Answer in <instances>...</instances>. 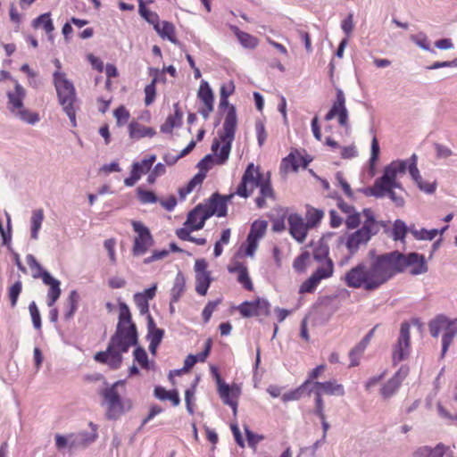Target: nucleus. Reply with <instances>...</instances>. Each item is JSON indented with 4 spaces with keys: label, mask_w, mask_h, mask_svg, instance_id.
Here are the masks:
<instances>
[{
    "label": "nucleus",
    "mask_w": 457,
    "mask_h": 457,
    "mask_svg": "<svg viewBox=\"0 0 457 457\" xmlns=\"http://www.w3.org/2000/svg\"><path fill=\"white\" fill-rule=\"evenodd\" d=\"M407 268H411L412 275L422 274L428 270L423 255L417 253L403 254L399 251H393L378 255L370 266L359 263L350 269L345 275V283L351 288L373 292Z\"/></svg>",
    "instance_id": "1"
},
{
    "label": "nucleus",
    "mask_w": 457,
    "mask_h": 457,
    "mask_svg": "<svg viewBox=\"0 0 457 457\" xmlns=\"http://www.w3.org/2000/svg\"><path fill=\"white\" fill-rule=\"evenodd\" d=\"M137 342V328L132 322L129 308L126 303H120L116 331L112 336L106 351L96 353L94 360L107 364L112 370H117L122 362L121 354L127 353Z\"/></svg>",
    "instance_id": "2"
},
{
    "label": "nucleus",
    "mask_w": 457,
    "mask_h": 457,
    "mask_svg": "<svg viewBox=\"0 0 457 457\" xmlns=\"http://www.w3.org/2000/svg\"><path fill=\"white\" fill-rule=\"evenodd\" d=\"M235 84L232 80L222 84L220 87V105L228 106V111L223 123V131L219 138H214L212 144V151L215 156L216 164H224L229 156L231 145L235 138L237 124V112L234 105H229L228 98L235 92Z\"/></svg>",
    "instance_id": "3"
},
{
    "label": "nucleus",
    "mask_w": 457,
    "mask_h": 457,
    "mask_svg": "<svg viewBox=\"0 0 457 457\" xmlns=\"http://www.w3.org/2000/svg\"><path fill=\"white\" fill-rule=\"evenodd\" d=\"M361 224L360 228L347 237L345 245L351 254L355 253L361 245H366L381 228L386 226L384 221L376 220L374 212L370 208H365L361 212Z\"/></svg>",
    "instance_id": "4"
},
{
    "label": "nucleus",
    "mask_w": 457,
    "mask_h": 457,
    "mask_svg": "<svg viewBox=\"0 0 457 457\" xmlns=\"http://www.w3.org/2000/svg\"><path fill=\"white\" fill-rule=\"evenodd\" d=\"M54 85L56 89L60 104L69 117L72 127L77 126L76 107L77 101L75 87L63 72H54Z\"/></svg>",
    "instance_id": "5"
},
{
    "label": "nucleus",
    "mask_w": 457,
    "mask_h": 457,
    "mask_svg": "<svg viewBox=\"0 0 457 457\" xmlns=\"http://www.w3.org/2000/svg\"><path fill=\"white\" fill-rule=\"evenodd\" d=\"M406 170V161L396 160L390 162L385 167L383 175L377 179L370 188V195L375 197H384L390 188H401V184L396 179L398 175L404 174Z\"/></svg>",
    "instance_id": "6"
},
{
    "label": "nucleus",
    "mask_w": 457,
    "mask_h": 457,
    "mask_svg": "<svg viewBox=\"0 0 457 457\" xmlns=\"http://www.w3.org/2000/svg\"><path fill=\"white\" fill-rule=\"evenodd\" d=\"M120 384V381L115 382L110 387L104 388L101 395L106 404V418L109 420L119 419L125 411H129L132 407V403L129 399H123L117 387Z\"/></svg>",
    "instance_id": "7"
},
{
    "label": "nucleus",
    "mask_w": 457,
    "mask_h": 457,
    "mask_svg": "<svg viewBox=\"0 0 457 457\" xmlns=\"http://www.w3.org/2000/svg\"><path fill=\"white\" fill-rule=\"evenodd\" d=\"M429 332L432 337H437L441 331L442 337V356H445L454 337L457 335V319L449 320L444 315H438L428 323Z\"/></svg>",
    "instance_id": "8"
},
{
    "label": "nucleus",
    "mask_w": 457,
    "mask_h": 457,
    "mask_svg": "<svg viewBox=\"0 0 457 457\" xmlns=\"http://www.w3.org/2000/svg\"><path fill=\"white\" fill-rule=\"evenodd\" d=\"M266 178L261 173L260 168L249 163L237 187L236 194L241 197H249L256 187H259Z\"/></svg>",
    "instance_id": "9"
},
{
    "label": "nucleus",
    "mask_w": 457,
    "mask_h": 457,
    "mask_svg": "<svg viewBox=\"0 0 457 457\" xmlns=\"http://www.w3.org/2000/svg\"><path fill=\"white\" fill-rule=\"evenodd\" d=\"M132 228L136 236L133 241L132 254L140 256L145 254L148 249L154 245V238L149 228L141 221L133 220Z\"/></svg>",
    "instance_id": "10"
},
{
    "label": "nucleus",
    "mask_w": 457,
    "mask_h": 457,
    "mask_svg": "<svg viewBox=\"0 0 457 457\" xmlns=\"http://www.w3.org/2000/svg\"><path fill=\"white\" fill-rule=\"evenodd\" d=\"M411 326L403 322L400 327L399 337L393 346L392 359L395 364L407 359L411 353Z\"/></svg>",
    "instance_id": "11"
},
{
    "label": "nucleus",
    "mask_w": 457,
    "mask_h": 457,
    "mask_svg": "<svg viewBox=\"0 0 457 457\" xmlns=\"http://www.w3.org/2000/svg\"><path fill=\"white\" fill-rule=\"evenodd\" d=\"M335 118H337L339 126L344 128L346 132H349V114L345 106V96L341 89L337 90L336 99L333 102L330 110L325 115L326 120H331Z\"/></svg>",
    "instance_id": "12"
},
{
    "label": "nucleus",
    "mask_w": 457,
    "mask_h": 457,
    "mask_svg": "<svg viewBox=\"0 0 457 457\" xmlns=\"http://www.w3.org/2000/svg\"><path fill=\"white\" fill-rule=\"evenodd\" d=\"M270 305L268 301L258 298L252 302H243L237 306V309L242 317L250 318L253 316H268L270 314Z\"/></svg>",
    "instance_id": "13"
},
{
    "label": "nucleus",
    "mask_w": 457,
    "mask_h": 457,
    "mask_svg": "<svg viewBox=\"0 0 457 457\" xmlns=\"http://www.w3.org/2000/svg\"><path fill=\"white\" fill-rule=\"evenodd\" d=\"M218 383V393L223 403L233 409L234 414L237 413V399L241 394V388L238 385L228 386L222 382L219 374H216Z\"/></svg>",
    "instance_id": "14"
},
{
    "label": "nucleus",
    "mask_w": 457,
    "mask_h": 457,
    "mask_svg": "<svg viewBox=\"0 0 457 457\" xmlns=\"http://www.w3.org/2000/svg\"><path fill=\"white\" fill-rule=\"evenodd\" d=\"M155 160L156 156L154 154H151L141 162H134L132 164L130 176L124 179V184L127 187H133L140 179L143 174L151 170Z\"/></svg>",
    "instance_id": "15"
},
{
    "label": "nucleus",
    "mask_w": 457,
    "mask_h": 457,
    "mask_svg": "<svg viewBox=\"0 0 457 457\" xmlns=\"http://www.w3.org/2000/svg\"><path fill=\"white\" fill-rule=\"evenodd\" d=\"M209 215L203 204L196 205L187 217L183 228L190 230H198L204 228L205 221L209 219Z\"/></svg>",
    "instance_id": "16"
},
{
    "label": "nucleus",
    "mask_w": 457,
    "mask_h": 457,
    "mask_svg": "<svg viewBox=\"0 0 457 457\" xmlns=\"http://www.w3.org/2000/svg\"><path fill=\"white\" fill-rule=\"evenodd\" d=\"M233 195L228 196H221L219 194L212 195L209 203L203 204L206 210L209 217L216 215L218 217H224L227 215V202L231 199Z\"/></svg>",
    "instance_id": "17"
},
{
    "label": "nucleus",
    "mask_w": 457,
    "mask_h": 457,
    "mask_svg": "<svg viewBox=\"0 0 457 457\" xmlns=\"http://www.w3.org/2000/svg\"><path fill=\"white\" fill-rule=\"evenodd\" d=\"M290 235L298 242L303 243L307 236L308 225L303 219L296 214H290L287 218Z\"/></svg>",
    "instance_id": "18"
},
{
    "label": "nucleus",
    "mask_w": 457,
    "mask_h": 457,
    "mask_svg": "<svg viewBox=\"0 0 457 457\" xmlns=\"http://www.w3.org/2000/svg\"><path fill=\"white\" fill-rule=\"evenodd\" d=\"M198 98L203 102L204 108L199 110L200 114L206 120L213 111V93L207 81L203 80L197 93Z\"/></svg>",
    "instance_id": "19"
},
{
    "label": "nucleus",
    "mask_w": 457,
    "mask_h": 457,
    "mask_svg": "<svg viewBox=\"0 0 457 457\" xmlns=\"http://www.w3.org/2000/svg\"><path fill=\"white\" fill-rule=\"evenodd\" d=\"M71 437H73V435H70L69 437H65L62 435L57 434L55 436L56 447L59 450H61L66 446H69L70 448H74L80 445H87V444L93 442L96 439V434H94L92 436L87 438L85 437L84 434H79L78 437L70 440V438Z\"/></svg>",
    "instance_id": "20"
},
{
    "label": "nucleus",
    "mask_w": 457,
    "mask_h": 457,
    "mask_svg": "<svg viewBox=\"0 0 457 457\" xmlns=\"http://www.w3.org/2000/svg\"><path fill=\"white\" fill-rule=\"evenodd\" d=\"M338 208L347 216L345 224L348 229H355L361 225V212H356L353 206L340 200L337 203Z\"/></svg>",
    "instance_id": "21"
},
{
    "label": "nucleus",
    "mask_w": 457,
    "mask_h": 457,
    "mask_svg": "<svg viewBox=\"0 0 457 457\" xmlns=\"http://www.w3.org/2000/svg\"><path fill=\"white\" fill-rule=\"evenodd\" d=\"M407 373V369L401 368L380 389L382 396L384 398L391 397L397 391Z\"/></svg>",
    "instance_id": "22"
},
{
    "label": "nucleus",
    "mask_w": 457,
    "mask_h": 457,
    "mask_svg": "<svg viewBox=\"0 0 457 457\" xmlns=\"http://www.w3.org/2000/svg\"><path fill=\"white\" fill-rule=\"evenodd\" d=\"M44 284L49 286V289L47 292L46 299H47V305L49 307H52L54 305V303L57 302L61 295V288H60V281L54 277L51 276V274H45L44 279L42 280Z\"/></svg>",
    "instance_id": "23"
},
{
    "label": "nucleus",
    "mask_w": 457,
    "mask_h": 457,
    "mask_svg": "<svg viewBox=\"0 0 457 457\" xmlns=\"http://www.w3.org/2000/svg\"><path fill=\"white\" fill-rule=\"evenodd\" d=\"M308 162L306 159L301 155L298 152L290 153L287 157H285L281 162V169L287 171H297L299 167H307Z\"/></svg>",
    "instance_id": "24"
},
{
    "label": "nucleus",
    "mask_w": 457,
    "mask_h": 457,
    "mask_svg": "<svg viewBox=\"0 0 457 457\" xmlns=\"http://www.w3.org/2000/svg\"><path fill=\"white\" fill-rule=\"evenodd\" d=\"M260 188V195L255 199V204L258 208H264L266 206V201L269 200H275L276 195L274 189L272 188L270 175L267 174L266 179L261 186Z\"/></svg>",
    "instance_id": "25"
},
{
    "label": "nucleus",
    "mask_w": 457,
    "mask_h": 457,
    "mask_svg": "<svg viewBox=\"0 0 457 457\" xmlns=\"http://www.w3.org/2000/svg\"><path fill=\"white\" fill-rule=\"evenodd\" d=\"M128 129L129 137L136 140L143 137H152L156 134L153 128L146 127L135 120L129 122Z\"/></svg>",
    "instance_id": "26"
},
{
    "label": "nucleus",
    "mask_w": 457,
    "mask_h": 457,
    "mask_svg": "<svg viewBox=\"0 0 457 457\" xmlns=\"http://www.w3.org/2000/svg\"><path fill=\"white\" fill-rule=\"evenodd\" d=\"M174 113L169 115L161 126V131L162 133H171L174 128L180 127L182 124L183 112L179 103L173 104Z\"/></svg>",
    "instance_id": "27"
},
{
    "label": "nucleus",
    "mask_w": 457,
    "mask_h": 457,
    "mask_svg": "<svg viewBox=\"0 0 457 457\" xmlns=\"http://www.w3.org/2000/svg\"><path fill=\"white\" fill-rule=\"evenodd\" d=\"M12 80L14 82V91L8 93V99L10 110L15 112L23 106V99L25 98L26 92L17 80Z\"/></svg>",
    "instance_id": "28"
},
{
    "label": "nucleus",
    "mask_w": 457,
    "mask_h": 457,
    "mask_svg": "<svg viewBox=\"0 0 457 457\" xmlns=\"http://www.w3.org/2000/svg\"><path fill=\"white\" fill-rule=\"evenodd\" d=\"M413 457H453L449 447L443 445H436L434 449L422 447L414 453Z\"/></svg>",
    "instance_id": "29"
},
{
    "label": "nucleus",
    "mask_w": 457,
    "mask_h": 457,
    "mask_svg": "<svg viewBox=\"0 0 457 457\" xmlns=\"http://www.w3.org/2000/svg\"><path fill=\"white\" fill-rule=\"evenodd\" d=\"M32 26L34 29H42L47 35L48 39L53 41L54 30V22L51 19V13L46 12L32 21Z\"/></svg>",
    "instance_id": "30"
},
{
    "label": "nucleus",
    "mask_w": 457,
    "mask_h": 457,
    "mask_svg": "<svg viewBox=\"0 0 457 457\" xmlns=\"http://www.w3.org/2000/svg\"><path fill=\"white\" fill-rule=\"evenodd\" d=\"M313 386L328 395L343 396L345 393L344 386L337 383L336 380L315 382Z\"/></svg>",
    "instance_id": "31"
},
{
    "label": "nucleus",
    "mask_w": 457,
    "mask_h": 457,
    "mask_svg": "<svg viewBox=\"0 0 457 457\" xmlns=\"http://www.w3.org/2000/svg\"><path fill=\"white\" fill-rule=\"evenodd\" d=\"M231 273H237V281L248 291L253 290V282L248 274V269L242 263H237L233 268L228 269Z\"/></svg>",
    "instance_id": "32"
},
{
    "label": "nucleus",
    "mask_w": 457,
    "mask_h": 457,
    "mask_svg": "<svg viewBox=\"0 0 457 457\" xmlns=\"http://www.w3.org/2000/svg\"><path fill=\"white\" fill-rule=\"evenodd\" d=\"M154 395L161 400H169L173 406H179L180 403V398L177 390H166L164 387L157 386L154 387Z\"/></svg>",
    "instance_id": "33"
},
{
    "label": "nucleus",
    "mask_w": 457,
    "mask_h": 457,
    "mask_svg": "<svg viewBox=\"0 0 457 457\" xmlns=\"http://www.w3.org/2000/svg\"><path fill=\"white\" fill-rule=\"evenodd\" d=\"M154 29L162 38H167L172 43H177L175 27L171 22L162 21L156 24Z\"/></svg>",
    "instance_id": "34"
},
{
    "label": "nucleus",
    "mask_w": 457,
    "mask_h": 457,
    "mask_svg": "<svg viewBox=\"0 0 457 457\" xmlns=\"http://www.w3.org/2000/svg\"><path fill=\"white\" fill-rule=\"evenodd\" d=\"M186 289V279L181 272H179L174 279L173 287L170 290L171 302L176 303L179 300Z\"/></svg>",
    "instance_id": "35"
},
{
    "label": "nucleus",
    "mask_w": 457,
    "mask_h": 457,
    "mask_svg": "<svg viewBox=\"0 0 457 457\" xmlns=\"http://www.w3.org/2000/svg\"><path fill=\"white\" fill-rule=\"evenodd\" d=\"M212 282L210 273L195 274V291L200 295H205Z\"/></svg>",
    "instance_id": "36"
},
{
    "label": "nucleus",
    "mask_w": 457,
    "mask_h": 457,
    "mask_svg": "<svg viewBox=\"0 0 457 457\" xmlns=\"http://www.w3.org/2000/svg\"><path fill=\"white\" fill-rule=\"evenodd\" d=\"M334 272V263L332 260H326L321 262V265L312 273L314 277L320 282L322 279L332 277Z\"/></svg>",
    "instance_id": "37"
},
{
    "label": "nucleus",
    "mask_w": 457,
    "mask_h": 457,
    "mask_svg": "<svg viewBox=\"0 0 457 457\" xmlns=\"http://www.w3.org/2000/svg\"><path fill=\"white\" fill-rule=\"evenodd\" d=\"M44 220V212L42 209L35 210L31 216V238L37 239L38 232Z\"/></svg>",
    "instance_id": "38"
},
{
    "label": "nucleus",
    "mask_w": 457,
    "mask_h": 457,
    "mask_svg": "<svg viewBox=\"0 0 457 457\" xmlns=\"http://www.w3.org/2000/svg\"><path fill=\"white\" fill-rule=\"evenodd\" d=\"M236 36L240 44L245 48L254 49L259 44V39L247 32L237 29Z\"/></svg>",
    "instance_id": "39"
},
{
    "label": "nucleus",
    "mask_w": 457,
    "mask_h": 457,
    "mask_svg": "<svg viewBox=\"0 0 457 457\" xmlns=\"http://www.w3.org/2000/svg\"><path fill=\"white\" fill-rule=\"evenodd\" d=\"M26 261H27V263H28L29 269L32 271V277L34 278H41L43 280L45 274H50L48 271H46L43 270L42 266L37 261V259L35 258L34 255L28 254L26 256Z\"/></svg>",
    "instance_id": "40"
},
{
    "label": "nucleus",
    "mask_w": 457,
    "mask_h": 457,
    "mask_svg": "<svg viewBox=\"0 0 457 457\" xmlns=\"http://www.w3.org/2000/svg\"><path fill=\"white\" fill-rule=\"evenodd\" d=\"M69 309L65 311L63 317L66 320L72 319L76 311L78 310L79 295L76 290L71 291L68 296Z\"/></svg>",
    "instance_id": "41"
},
{
    "label": "nucleus",
    "mask_w": 457,
    "mask_h": 457,
    "mask_svg": "<svg viewBox=\"0 0 457 457\" xmlns=\"http://www.w3.org/2000/svg\"><path fill=\"white\" fill-rule=\"evenodd\" d=\"M155 75L154 79H152L151 83L146 85L144 92H145V104L146 106L151 105L156 97V84L158 81L157 73L158 71L155 70Z\"/></svg>",
    "instance_id": "42"
},
{
    "label": "nucleus",
    "mask_w": 457,
    "mask_h": 457,
    "mask_svg": "<svg viewBox=\"0 0 457 457\" xmlns=\"http://www.w3.org/2000/svg\"><path fill=\"white\" fill-rule=\"evenodd\" d=\"M193 230L187 228H180L176 230L177 237L183 241H189L196 244L197 245H204L206 239L204 237H195L190 235Z\"/></svg>",
    "instance_id": "43"
},
{
    "label": "nucleus",
    "mask_w": 457,
    "mask_h": 457,
    "mask_svg": "<svg viewBox=\"0 0 457 457\" xmlns=\"http://www.w3.org/2000/svg\"><path fill=\"white\" fill-rule=\"evenodd\" d=\"M134 358L137 361V363L141 366L142 369H145L147 370L154 369V362L149 361L147 353L143 348L137 347L135 349Z\"/></svg>",
    "instance_id": "44"
},
{
    "label": "nucleus",
    "mask_w": 457,
    "mask_h": 457,
    "mask_svg": "<svg viewBox=\"0 0 457 457\" xmlns=\"http://www.w3.org/2000/svg\"><path fill=\"white\" fill-rule=\"evenodd\" d=\"M408 230H410V228H407L404 221L396 220L394 222L391 236L395 241H403Z\"/></svg>",
    "instance_id": "45"
},
{
    "label": "nucleus",
    "mask_w": 457,
    "mask_h": 457,
    "mask_svg": "<svg viewBox=\"0 0 457 457\" xmlns=\"http://www.w3.org/2000/svg\"><path fill=\"white\" fill-rule=\"evenodd\" d=\"M311 394H314L315 396V414L319 418H323L324 413V401L322 398V392L318 389L317 387H311L308 389V395H311Z\"/></svg>",
    "instance_id": "46"
},
{
    "label": "nucleus",
    "mask_w": 457,
    "mask_h": 457,
    "mask_svg": "<svg viewBox=\"0 0 457 457\" xmlns=\"http://www.w3.org/2000/svg\"><path fill=\"white\" fill-rule=\"evenodd\" d=\"M136 192L137 197L142 204H155L159 201L157 195L153 191L138 187Z\"/></svg>",
    "instance_id": "47"
},
{
    "label": "nucleus",
    "mask_w": 457,
    "mask_h": 457,
    "mask_svg": "<svg viewBox=\"0 0 457 457\" xmlns=\"http://www.w3.org/2000/svg\"><path fill=\"white\" fill-rule=\"evenodd\" d=\"M267 226L268 224L265 220H255L251 226L248 236L260 240L264 237Z\"/></svg>",
    "instance_id": "48"
},
{
    "label": "nucleus",
    "mask_w": 457,
    "mask_h": 457,
    "mask_svg": "<svg viewBox=\"0 0 457 457\" xmlns=\"http://www.w3.org/2000/svg\"><path fill=\"white\" fill-rule=\"evenodd\" d=\"M410 232L418 240H432L439 233V231L436 228L428 230L425 228L416 229L414 228H410Z\"/></svg>",
    "instance_id": "49"
},
{
    "label": "nucleus",
    "mask_w": 457,
    "mask_h": 457,
    "mask_svg": "<svg viewBox=\"0 0 457 457\" xmlns=\"http://www.w3.org/2000/svg\"><path fill=\"white\" fill-rule=\"evenodd\" d=\"M308 389L309 387H307L304 383H303L301 386H299L297 388L290 391V392H287V393H285L282 396H281V399L284 403H287V402H289V401H296V400H299L300 398H302V396L303 395L304 393L308 394Z\"/></svg>",
    "instance_id": "50"
},
{
    "label": "nucleus",
    "mask_w": 457,
    "mask_h": 457,
    "mask_svg": "<svg viewBox=\"0 0 457 457\" xmlns=\"http://www.w3.org/2000/svg\"><path fill=\"white\" fill-rule=\"evenodd\" d=\"M22 291V282L21 280H17L14 284L8 287V299L10 301L11 306L14 308L17 304L19 296Z\"/></svg>",
    "instance_id": "51"
},
{
    "label": "nucleus",
    "mask_w": 457,
    "mask_h": 457,
    "mask_svg": "<svg viewBox=\"0 0 457 457\" xmlns=\"http://www.w3.org/2000/svg\"><path fill=\"white\" fill-rule=\"evenodd\" d=\"M113 116L116 120L117 126L122 127L128 123L130 118V113L124 105H120L113 111Z\"/></svg>",
    "instance_id": "52"
},
{
    "label": "nucleus",
    "mask_w": 457,
    "mask_h": 457,
    "mask_svg": "<svg viewBox=\"0 0 457 457\" xmlns=\"http://www.w3.org/2000/svg\"><path fill=\"white\" fill-rule=\"evenodd\" d=\"M324 212L318 209H309L306 212V224L309 228L315 227L322 220Z\"/></svg>",
    "instance_id": "53"
},
{
    "label": "nucleus",
    "mask_w": 457,
    "mask_h": 457,
    "mask_svg": "<svg viewBox=\"0 0 457 457\" xmlns=\"http://www.w3.org/2000/svg\"><path fill=\"white\" fill-rule=\"evenodd\" d=\"M418 156L413 154L409 160H407V169L412 179L416 184L422 179L420 170L417 167Z\"/></svg>",
    "instance_id": "54"
},
{
    "label": "nucleus",
    "mask_w": 457,
    "mask_h": 457,
    "mask_svg": "<svg viewBox=\"0 0 457 457\" xmlns=\"http://www.w3.org/2000/svg\"><path fill=\"white\" fill-rule=\"evenodd\" d=\"M437 411L439 416L445 420L447 424L450 425H457V411L454 413H452L450 410H448L446 407H445L443 404L438 403L437 404Z\"/></svg>",
    "instance_id": "55"
},
{
    "label": "nucleus",
    "mask_w": 457,
    "mask_h": 457,
    "mask_svg": "<svg viewBox=\"0 0 457 457\" xmlns=\"http://www.w3.org/2000/svg\"><path fill=\"white\" fill-rule=\"evenodd\" d=\"M365 349L366 347L360 342L354 348L350 351V367H355L359 365L361 356L364 353Z\"/></svg>",
    "instance_id": "56"
},
{
    "label": "nucleus",
    "mask_w": 457,
    "mask_h": 457,
    "mask_svg": "<svg viewBox=\"0 0 457 457\" xmlns=\"http://www.w3.org/2000/svg\"><path fill=\"white\" fill-rule=\"evenodd\" d=\"M325 370L326 365H318L309 372L307 379L303 382L304 385L309 388L313 387V385L316 382L315 379H317Z\"/></svg>",
    "instance_id": "57"
},
{
    "label": "nucleus",
    "mask_w": 457,
    "mask_h": 457,
    "mask_svg": "<svg viewBox=\"0 0 457 457\" xmlns=\"http://www.w3.org/2000/svg\"><path fill=\"white\" fill-rule=\"evenodd\" d=\"M14 113L18 115L22 120L30 124H34L39 120V116L37 113L31 112L24 109L23 106L18 111H16Z\"/></svg>",
    "instance_id": "58"
},
{
    "label": "nucleus",
    "mask_w": 457,
    "mask_h": 457,
    "mask_svg": "<svg viewBox=\"0 0 457 457\" xmlns=\"http://www.w3.org/2000/svg\"><path fill=\"white\" fill-rule=\"evenodd\" d=\"M245 432L248 445L253 450H256L257 445L264 439V436L262 435L254 434L246 426L245 427Z\"/></svg>",
    "instance_id": "59"
},
{
    "label": "nucleus",
    "mask_w": 457,
    "mask_h": 457,
    "mask_svg": "<svg viewBox=\"0 0 457 457\" xmlns=\"http://www.w3.org/2000/svg\"><path fill=\"white\" fill-rule=\"evenodd\" d=\"M320 284V281L314 277L312 274L309 278H307L300 287V293H312L318 285Z\"/></svg>",
    "instance_id": "60"
},
{
    "label": "nucleus",
    "mask_w": 457,
    "mask_h": 457,
    "mask_svg": "<svg viewBox=\"0 0 457 457\" xmlns=\"http://www.w3.org/2000/svg\"><path fill=\"white\" fill-rule=\"evenodd\" d=\"M309 259H310V253L308 252L302 253L294 261V263H293L294 269L299 272L304 271Z\"/></svg>",
    "instance_id": "61"
},
{
    "label": "nucleus",
    "mask_w": 457,
    "mask_h": 457,
    "mask_svg": "<svg viewBox=\"0 0 457 457\" xmlns=\"http://www.w3.org/2000/svg\"><path fill=\"white\" fill-rule=\"evenodd\" d=\"M29 311L31 316L33 326L36 329H41V317L38 308L35 302H31L29 305Z\"/></svg>",
    "instance_id": "62"
},
{
    "label": "nucleus",
    "mask_w": 457,
    "mask_h": 457,
    "mask_svg": "<svg viewBox=\"0 0 457 457\" xmlns=\"http://www.w3.org/2000/svg\"><path fill=\"white\" fill-rule=\"evenodd\" d=\"M328 247L327 245H319L313 251V258L320 262H324L326 260H331L328 257Z\"/></svg>",
    "instance_id": "63"
},
{
    "label": "nucleus",
    "mask_w": 457,
    "mask_h": 457,
    "mask_svg": "<svg viewBox=\"0 0 457 457\" xmlns=\"http://www.w3.org/2000/svg\"><path fill=\"white\" fill-rule=\"evenodd\" d=\"M166 172V168L162 163H157L154 170L149 173L147 177V182L150 185L155 183L157 178L161 175H163Z\"/></svg>",
    "instance_id": "64"
}]
</instances>
